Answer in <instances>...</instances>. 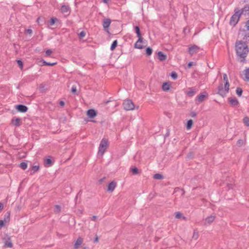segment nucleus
<instances>
[{"mask_svg": "<svg viewBox=\"0 0 249 249\" xmlns=\"http://www.w3.org/2000/svg\"><path fill=\"white\" fill-rule=\"evenodd\" d=\"M236 53L238 58L241 62H244L249 50L247 45L242 41H237L235 44Z\"/></svg>", "mask_w": 249, "mask_h": 249, "instance_id": "f257e3e1", "label": "nucleus"}, {"mask_svg": "<svg viewBox=\"0 0 249 249\" xmlns=\"http://www.w3.org/2000/svg\"><path fill=\"white\" fill-rule=\"evenodd\" d=\"M241 15L242 13H240V10L235 9L234 10V14L231 18L230 21V25L234 26L238 23Z\"/></svg>", "mask_w": 249, "mask_h": 249, "instance_id": "f03ea898", "label": "nucleus"}, {"mask_svg": "<svg viewBox=\"0 0 249 249\" xmlns=\"http://www.w3.org/2000/svg\"><path fill=\"white\" fill-rule=\"evenodd\" d=\"M229 82H226L224 85V89L223 85L221 84L218 88V94L222 97H225L229 90Z\"/></svg>", "mask_w": 249, "mask_h": 249, "instance_id": "7ed1b4c3", "label": "nucleus"}, {"mask_svg": "<svg viewBox=\"0 0 249 249\" xmlns=\"http://www.w3.org/2000/svg\"><path fill=\"white\" fill-rule=\"evenodd\" d=\"M108 141L106 139H103L100 143L98 154L102 156L107 149Z\"/></svg>", "mask_w": 249, "mask_h": 249, "instance_id": "20e7f679", "label": "nucleus"}, {"mask_svg": "<svg viewBox=\"0 0 249 249\" xmlns=\"http://www.w3.org/2000/svg\"><path fill=\"white\" fill-rule=\"evenodd\" d=\"M123 107L126 110H132L135 108V105L133 102L129 99L125 100L123 103Z\"/></svg>", "mask_w": 249, "mask_h": 249, "instance_id": "39448f33", "label": "nucleus"}, {"mask_svg": "<svg viewBox=\"0 0 249 249\" xmlns=\"http://www.w3.org/2000/svg\"><path fill=\"white\" fill-rule=\"evenodd\" d=\"M200 50V48L199 47L196 45H194L189 48L188 52L191 55H193V54L198 53Z\"/></svg>", "mask_w": 249, "mask_h": 249, "instance_id": "423d86ee", "label": "nucleus"}, {"mask_svg": "<svg viewBox=\"0 0 249 249\" xmlns=\"http://www.w3.org/2000/svg\"><path fill=\"white\" fill-rule=\"evenodd\" d=\"M61 11L65 16H68L70 13V8L68 5H64L61 7Z\"/></svg>", "mask_w": 249, "mask_h": 249, "instance_id": "0eeeda50", "label": "nucleus"}, {"mask_svg": "<svg viewBox=\"0 0 249 249\" xmlns=\"http://www.w3.org/2000/svg\"><path fill=\"white\" fill-rule=\"evenodd\" d=\"M239 35L243 37V39L246 42H249V33H246L245 31H240Z\"/></svg>", "mask_w": 249, "mask_h": 249, "instance_id": "6e6552de", "label": "nucleus"}, {"mask_svg": "<svg viewBox=\"0 0 249 249\" xmlns=\"http://www.w3.org/2000/svg\"><path fill=\"white\" fill-rule=\"evenodd\" d=\"M97 112L93 109H90L87 111V115L90 118H93L97 116Z\"/></svg>", "mask_w": 249, "mask_h": 249, "instance_id": "1a4fd4ad", "label": "nucleus"}, {"mask_svg": "<svg viewBox=\"0 0 249 249\" xmlns=\"http://www.w3.org/2000/svg\"><path fill=\"white\" fill-rule=\"evenodd\" d=\"M16 109L20 112H26L27 111L28 108L26 106L22 105H18L16 106Z\"/></svg>", "mask_w": 249, "mask_h": 249, "instance_id": "9d476101", "label": "nucleus"}, {"mask_svg": "<svg viewBox=\"0 0 249 249\" xmlns=\"http://www.w3.org/2000/svg\"><path fill=\"white\" fill-rule=\"evenodd\" d=\"M228 100L231 106L232 107H236L239 105V102L237 99L235 98H229Z\"/></svg>", "mask_w": 249, "mask_h": 249, "instance_id": "9b49d317", "label": "nucleus"}, {"mask_svg": "<svg viewBox=\"0 0 249 249\" xmlns=\"http://www.w3.org/2000/svg\"><path fill=\"white\" fill-rule=\"evenodd\" d=\"M111 20L109 18H105L103 22V26L105 30L107 29L110 26Z\"/></svg>", "mask_w": 249, "mask_h": 249, "instance_id": "f8f14e48", "label": "nucleus"}, {"mask_svg": "<svg viewBox=\"0 0 249 249\" xmlns=\"http://www.w3.org/2000/svg\"><path fill=\"white\" fill-rule=\"evenodd\" d=\"M116 182L115 181L111 182L108 185L107 191L110 192H113L116 187Z\"/></svg>", "mask_w": 249, "mask_h": 249, "instance_id": "ddd939ff", "label": "nucleus"}, {"mask_svg": "<svg viewBox=\"0 0 249 249\" xmlns=\"http://www.w3.org/2000/svg\"><path fill=\"white\" fill-rule=\"evenodd\" d=\"M142 42V38L139 37L138 41L135 44V47L137 49H142L143 48V46L141 45V43Z\"/></svg>", "mask_w": 249, "mask_h": 249, "instance_id": "4468645a", "label": "nucleus"}, {"mask_svg": "<svg viewBox=\"0 0 249 249\" xmlns=\"http://www.w3.org/2000/svg\"><path fill=\"white\" fill-rule=\"evenodd\" d=\"M83 241V239L81 237H79L74 244V249H78L80 246L82 244Z\"/></svg>", "mask_w": 249, "mask_h": 249, "instance_id": "2eb2a0df", "label": "nucleus"}, {"mask_svg": "<svg viewBox=\"0 0 249 249\" xmlns=\"http://www.w3.org/2000/svg\"><path fill=\"white\" fill-rule=\"evenodd\" d=\"M215 218V216L213 215L207 217L205 220V224H211L214 220Z\"/></svg>", "mask_w": 249, "mask_h": 249, "instance_id": "dca6fc26", "label": "nucleus"}, {"mask_svg": "<svg viewBox=\"0 0 249 249\" xmlns=\"http://www.w3.org/2000/svg\"><path fill=\"white\" fill-rule=\"evenodd\" d=\"M158 57L160 61H163L166 59L167 56L166 55L160 51L158 53Z\"/></svg>", "mask_w": 249, "mask_h": 249, "instance_id": "f3484780", "label": "nucleus"}, {"mask_svg": "<svg viewBox=\"0 0 249 249\" xmlns=\"http://www.w3.org/2000/svg\"><path fill=\"white\" fill-rule=\"evenodd\" d=\"M196 91L193 88H190L188 89V91L186 92V94L189 97L193 96L196 93Z\"/></svg>", "mask_w": 249, "mask_h": 249, "instance_id": "a211bd4d", "label": "nucleus"}, {"mask_svg": "<svg viewBox=\"0 0 249 249\" xmlns=\"http://www.w3.org/2000/svg\"><path fill=\"white\" fill-rule=\"evenodd\" d=\"M130 171L132 172V174L134 175L140 174L141 173V170H139L136 167H132L130 169Z\"/></svg>", "mask_w": 249, "mask_h": 249, "instance_id": "6ab92c4d", "label": "nucleus"}, {"mask_svg": "<svg viewBox=\"0 0 249 249\" xmlns=\"http://www.w3.org/2000/svg\"><path fill=\"white\" fill-rule=\"evenodd\" d=\"M249 12V5H247L245 6L243 8L240 10V13L242 14L248 15Z\"/></svg>", "mask_w": 249, "mask_h": 249, "instance_id": "aec40b11", "label": "nucleus"}, {"mask_svg": "<svg viewBox=\"0 0 249 249\" xmlns=\"http://www.w3.org/2000/svg\"><path fill=\"white\" fill-rule=\"evenodd\" d=\"M20 121L21 119L20 118H17L16 119H13L12 123L14 125L18 126L20 125Z\"/></svg>", "mask_w": 249, "mask_h": 249, "instance_id": "412c9836", "label": "nucleus"}, {"mask_svg": "<svg viewBox=\"0 0 249 249\" xmlns=\"http://www.w3.org/2000/svg\"><path fill=\"white\" fill-rule=\"evenodd\" d=\"M4 247L6 248H11L13 247V244L10 238L4 242Z\"/></svg>", "mask_w": 249, "mask_h": 249, "instance_id": "4be33fe9", "label": "nucleus"}, {"mask_svg": "<svg viewBox=\"0 0 249 249\" xmlns=\"http://www.w3.org/2000/svg\"><path fill=\"white\" fill-rule=\"evenodd\" d=\"M206 95L203 94H201L197 96L196 99L199 103L202 102L206 98Z\"/></svg>", "mask_w": 249, "mask_h": 249, "instance_id": "5701e85b", "label": "nucleus"}, {"mask_svg": "<svg viewBox=\"0 0 249 249\" xmlns=\"http://www.w3.org/2000/svg\"><path fill=\"white\" fill-rule=\"evenodd\" d=\"M170 88V85L168 83H164L162 89L163 91H168Z\"/></svg>", "mask_w": 249, "mask_h": 249, "instance_id": "b1692460", "label": "nucleus"}, {"mask_svg": "<svg viewBox=\"0 0 249 249\" xmlns=\"http://www.w3.org/2000/svg\"><path fill=\"white\" fill-rule=\"evenodd\" d=\"M10 212H7L4 216V218L3 220L4 221L5 223H6L8 222L10 220Z\"/></svg>", "mask_w": 249, "mask_h": 249, "instance_id": "393cba45", "label": "nucleus"}, {"mask_svg": "<svg viewBox=\"0 0 249 249\" xmlns=\"http://www.w3.org/2000/svg\"><path fill=\"white\" fill-rule=\"evenodd\" d=\"M135 30L136 33L137 34L138 37H142L140 28L138 26H136L135 27Z\"/></svg>", "mask_w": 249, "mask_h": 249, "instance_id": "a878e982", "label": "nucleus"}, {"mask_svg": "<svg viewBox=\"0 0 249 249\" xmlns=\"http://www.w3.org/2000/svg\"><path fill=\"white\" fill-rule=\"evenodd\" d=\"M193 124V121L192 120H189V121H188V122L187 123V125H186L187 129L188 130L191 129V128Z\"/></svg>", "mask_w": 249, "mask_h": 249, "instance_id": "bb28decb", "label": "nucleus"}, {"mask_svg": "<svg viewBox=\"0 0 249 249\" xmlns=\"http://www.w3.org/2000/svg\"><path fill=\"white\" fill-rule=\"evenodd\" d=\"M153 178L155 179H162L163 178V177L161 174H156L154 175Z\"/></svg>", "mask_w": 249, "mask_h": 249, "instance_id": "cd10ccee", "label": "nucleus"}, {"mask_svg": "<svg viewBox=\"0 0 249 249\" xmlns=\"http://www.w3.org/2000/svg\"><path fill=\"white\" fill-rule=\"evenodd\" d=\"M52 164V161L51 159H47L45 160V165L46 166H50Z\"/></svg>", "mask_w": 249, "mask_h": 249, "instance_id": "c85d7f7f", "label": "nucleus"}, {"mask_svg": "<svg viewBox=\"0 0 249 249\" xmlns=\"http://www.w3.org/2000/svg\"><path fill=\"white\" fill-rule=\"evenodd\" d=\"M198 237H199L198 232L196 231L195 230L194 231V233H193V236H192L193 239H194L195 240H197L198 239Z\"/></svg>", "mask_w": 249, "mask_h": 249, "instance_id": "c756f323", "label": "nucleus"}, {"mask_svg": "<svg viewBox=\"0 0 249 249\" xmlns=\"http://www.w3.org/2000/svg\"><path fill=\"white\" fill-rule=\"evenodd\" d=\"M42 63L44 65H46V66H54L56 64V62H54V63H49V62H47L46 61H45V60H42Z\"/></svg>", "mask_w": 249, "mask_h": 249, "instance_id": "7c9ffc66", "label": "nucleus"}, {"mask_svg": "<svg viewBox=\"0 0 249 249\" xmlns=\"http://www.w3.org/2000/svg\"><path fill=\"white\" fill-rule=\"evenodd\" d=\"M245 76L247 81H249V68L245 71Z\"/></svg>", "mask_w": 249, "mask_h": 249, "instance_id": "2f4dec72", "label": "nucleus"}, {"mask_svg": "<svg viewBox=\"0 0 249 249\" xmlns=\"http://www.w3.org/2000/svg\"><path fill=\"white\" fill-rule=\"evenodd\" d=\"M117 45V40H114L112 44H111L110 50L113 51L115 49V48L116 47Z\"/></svg>", "mask_w": 249, "mask_h": 249, "instance_id": "473e14b6", "label": "nucleus"}, {"mask_svg": "<svg viewBox=\"0 0 249 249\" xmlns=\"http://www.w3.org/2000/svg\"><path fill=\"white\" fill-rule=\"evenodd\" d=\"M243 122L244 124L247 126H249V118L248 117H245L243 119Z\"/></svg>", "mask_w": 249, "mask_h": 249, "instance_id": "72a5a7b5", "label": "nucleus"}, {"mask_svg": "<svg viewBox=\"0 0 249 249\" xmlns=\"http://www.w3.org/2000/svg\"><path fill=\"white\" fill-rule=\"evenodd\" d=\"M242 92L243 90L240 88H237L236 89V93L239 96H241L242 95Z\"/></svg>", "mask_w": 249, "mask_h": 249, "instance_id": "f704fd0d", "label": "nucleus"}, {"mask_svg": "<svg viewBox=\"0 0 249 249\" xmlns=\"http://www.w3.org/2000/svg\"><path fill=\"white\" fill-rule=\"evenodd\" d=\"M19 167L23 170H25L27 167V164L26 163L22 162L20 164Z\"/></svg>", "mask_w": 249, "mask_h": 249, "instance_id": "c9c22d12", "label": "nucleus"}, {"mask_svg": "<svg viewBox=\"0 0 249 249\" xmlns=\"http://www.w3.org/2000/svg\"><path fill=\"white\" fill-rule=\"evenodd\" d=\"M146 53L147 55H150L152 53V49L150 47L147 48L146 49Z\"/></svg>", "mask_w": 249, "mask_h": 249, "instance_id": "e433bc0d", "label": "nucleus"}, {"mask_svg": "<svg viewBox=\"0 0 249 249\" xmlns=\"http://www.w3.org/2000/svg\"><path fill=\"white\" fill-rule=\"evenodd\" d=\"M61 211V207L59 205H55L54 207V212L59 213Z\"/></svg>", "mask_w": 249, "mask_h": 249, "instance_id": "4c0bfd02", "label": "nucleus"}, {"mask_svg": "<svg viewBox=\"0 0 249 249\" xmlns=\"http://www.w3.org/2000/svg\"><path fill=\"white\" fill-rule=\"evenodd\" d=\"M39 169V166H38V165H35V166H33L32 167V170L33 171V173L37 172ZM32 174V173H31Z\"/></svg>", "mask_w": 249, "mask_h": 249, "instance_id": "58836bf2", "label": "nucleus"}, {"mask_svg": "<svg viewBox=\"0 0 249 249\" xmlns=\"http://www.w3.org/2000/svg\"><path fill=\"white\" fill-rule=\"evenodd\" d=\"M76 91H77V88H76V86H75V85H73L72 88H71V91L72 93L73 94H77L76 93Z\"/></svg>", "mask_w": 249, "mask_h": 249, "instance_id": "ea45409f", "label": "nucleus"}, {"mask_svg": "<svg viewBox=\"0 0 249 249\" xmlns=\"http://www.w3.org/2000/svg\"><path fill=\"white\" fill-rule=\"evenodd\" d=\"M171 76L174 79H176L178 77V74L177 73L175 72V71H173L172 73H171Z\"/></svg>", "mask_w": 249, "mask_h": 249, "instance_id": "a19ab883", "label": "nucleus"}, {"mask_svg": "<svg viewBox=\"0 0 249 249\" xmlns=\"http://www.w3.org/2000/svg\"><path fill=\"white\" fill-rule=\"evenodd\" d=\"M86 36V33L84 31H82L79 34V37L80 38L84 37Z\"/></svg>", "mask_w": 249, "mask_h": 249, "instance_id": "79ce46f5", "label": "nucleus"}, {"mask_svg": "<svg viewBox=\"0 0 249 249\" xmlns=\"http://www.w3.org/2000/svg\"><path fill=\"white\" fill-rule=\"evenodd\" d=\"M17 63L20 68L22 70L23 68V63L21 60H17Z\"/></svg>", "mask_w": 249, "mask_h": 249, "instance_id": "37998d69", "label": "nucleus"}, {"mask_svg": "<svg viewBox=\"0 0 249 249\" xmlns=\"http://www.w3.org/2000/svg\"><path fill=\"white\" fill-rule=\"evenodd\" d=\"M57 20V19L56 18H52L51 19V20L50 21V24L51 25H53L54 24L55 21Z\"/></svg>", "mask_w": 249, "mask_h": 249, "instance_id": "c03bdc74", "label": "nucleus"}, {"mask_svg": "<svg viewBox=\"0 0 249 249\" xmlns=\"http://www.w3.org/2000/svg\"><path fill=\"white\" fill-rule=\"evenodd\" d=\"M223 80L225 83L229 82L228 77L226 73L223 74Z\"/></svg>", "mask_w": 249, "mask_h": 249, "instance_id": "a18cd8bd", "label": "nucleus"}, {"mask_svg": "<svg viewBox=\"0 0 249 249\" xmlns=\"http://www.w3.org/2000/svg\"><path fill=\"white\" fill-rule=\"evenodd\" d=\"M182 216V214L179 212L176 213L175 217L176 218H180Z\"/></svg>", "mask_w": 249, "mask_h": 249, "instance_id": "49530a36", "label": "nucleus"}, {"mask_svg": "<svg viewBox=\"0 0 249 249\" xmlns=\"http://www.w3.org/2000/svg\"><path fill=\"white\" fill-rule=\"evenodd\" d=\"M243 143V141L242 140H239L237 141V144L240 146H241Z\"/></svg>", "mask_w": 249, "mask_h": 249, "instance_id": "de8ad7c7", "label": "nucleus"}, {"mask_svg": "<svg viewBox=\"0 0 249 249\" xmlns=\"http://www.w3.org/2000/svg\"><path fill=\"white\" fill-rule=\"evenodd\" d=\"M52 53V51L51 50H47L46 51V54L47 55V56H49L51 54V53Z\"/></svg>", "mask_w": 249, "mask_h": 249, "instance_id": "09e8293b", "label": "nucleus"}, {"mask_svg": "<svg viewBox=\"0 0 249 249\" xmlns=\"http://www.w3.org/2000/svg\"><path fill=\"white\" fill-rule=\"evenodd\" d=\"M5 223L4 220H0V228L2 227L4 225Z\"/></svg>", "mask_w": 249, "mask_h": 249, "instance_id": "8fccbe9b", "label": "nucleus"}, {"mask_svg": "<svg viewBox=\"0 0 249 249\" xmlns=\"http://www.w3.org/2000/svg\"><path fill=\"white\" fill-rule=\"evenodd\" d=\"M190 115L192 117H195L196 116V113L194 111H192L191 112Z\"/></svg>", "mask_w": 249, "mask_h": 249, "instance_id": "3c124183", "label": "nucleus"}, {"mask_svg": "<svg viewBox=\"0 0 249 249\" xmlns=\"http://www.w3.org/2000/svg\"><path fill=\"white\" fill-rule=\"evenodd\" d=\"M25 32H26V33L27 34H30V35H31L32 34V32H33L32 30L31 29H28L26 30L25 31Z\"/></svg>", "mask_w": 249, "mask_h": 249, "instance_id": "603ef678", "label": "nucleus"}, {"mask_svg": "<svg viewBox=\"0 0 249 249\" xmlns=\"http://www.w3.org/2000/svg\"><path fill=\"white\" fill-rule=\"evenodd\" d=\"M246 27L248 30H249V20H248L246 23Z\"/></svg>", "mask_w": 249, "mask_h": 249, "instance_id": "864d4df0", "label": "nucleus"}, {"mask_svg": "<svg viewBox=\"0 0 249 249\" xmlns=\"http://www.w3.org/2000/svg\"><path fill=\"white\" fill-rule=\"evenodd\" d=\"M3 208V204L2 203H0V211L2 210Z\"/></svg>", "mask_w": 249, "mask_h": 249, "instance_id": "5fc2aeb1", "label": "nucleus"}, {"mask_svg": "<svg viewBox=\"0 0 249 249\" xmlns=\"http://www.w3.org/2000/svg\"><path fill=\"white\" fill-rule=\"evenodd\" d=\"M59 104L62 107H63L64 105H65V103L64 102L62 101H61L60 102H59Z\"/></svg>", "mask_w": 249, "mask_h": 249, "instance_id": "6e6d98bb", "label": "nucleus"}, {"mask_svg": "<svg viewBox=\"0 0 249 249\" xmlns=\"http://www.w3.org/2000/svg\"><path fill=\"white\" fill-rule=\"evenodd\" d=\"M193 64V62H189L188 64V68H190Z\"/></svg>", "mask_w": 249, "mask_h": 249, "instance_id": "4d7b16f0", "label": "nucleus"}, {"mask_svg": "<svg viewBox=\"0 0 249 249\" xmlns=\"http://www.w3.org/2000/svg\"><path fill=\"white\" fill-rule=\"evenodd\" d=\"M98 240H99L98 237V236H96L94 239V242L97 243L98 242Z\"/></svg>", "mask_w": 249, "mask_h": 249, "instance_id": "13d9d810", "label": "nucleus"}, {"mask_svg": "<svg viewBox=\"0 0 249 249\" xmlns=\"http://www.w3.org/2000/svg\"><path fill=\"white\" fill-rule=\"evenodd\" d=\"M96 218H97V216H95V215H94V216H93L91 217V220H95Z\"/></svg>", "mask_w": 249, "mask_h": 249, "instance_id": "bf43d9fd", "label": "nucleus"}, {"mask_svg": "<svg viewBox=\"0 0 249 249\" xmlns=\"http://www.w3.org/2000/svg\"><path fill=\"white\" fill-rule=\"evenodd\" d=\"M40 19H41V18H38L37 19V20H36V22H37V23H39V22H40Z\"/></svg>", "mask_w": 249, "mask_h": 249, "instance_id": "052dcab7", "label": "nucleus"}, {"mask_svg": "<svg viewBox=\"0 0 249 249\" xmlns=\"http://www.w3.org/2000/svg\"><path fill=\"white\" fill-rule=\"evenodd\" d=\"M108 0H103V1L106 3H107L108 2Z\"/></svg>", "mask_w": 249, "mask_h": 249, "instance_id": "680f3d73", "label": "nucleus"}, {"mask_svg": "<svg viewBox=\"0 0 249 249\" xmlns=\"http://www.w3.org/2000/svg\"><path fill=\"white\" fill-rule=\"evenodd\" d=\"M229 188H232V187H231V185H230V186H229Z\"/></svg>", "mask_w": 249, "mask_h": 249, "instance_id": "e2e57ef3", "label": "nucleus"}, {"mask_svg": "<svg viewBox=\"0 0 249 249\" xmlns=\"http://www.w3.org/2000/svg\"><path fill=\"white\" fill-rule=\"evenodd\" d=\"M78 195H79V193L77 194V196H76V198H75L76 199H77V196H78Z\"/></svg>", "mask_w": 249, "mask_h": 249, "instance_id": "0e129e2a", "label": "nucleus"}, {"mask_svg": "<svg viewBox=\"0 0 249 249\" xmlns=\"http://www.w3.org/2000/svg\"><path fill=\"white\" fill-rule=\"evenodd\" d=\"M85 249L84 248V249Z\"/></svg>", "mask_w": 249, "mask_h": 249, "instance_id": "69168bd1", "label": "nucleus"}]
</instances>
